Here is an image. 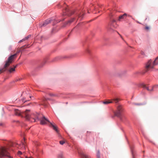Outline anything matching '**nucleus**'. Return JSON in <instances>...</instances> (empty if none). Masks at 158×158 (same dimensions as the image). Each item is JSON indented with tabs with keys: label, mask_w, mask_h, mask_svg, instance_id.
Listing matches in <instances>:
<instances>
[{
	"label": "nucleus",
	"mask_w": 158,
	"mask_h": 158,
	"mask_svg": "<svg viewBox=\"0 0 158 158\" xmlns=\"http://www.w3.org/2000/svg\"><path fill=\"white\" fill-rule=\"evenodd\" d=\"M23 114L24 115L26 120L32 122H36L37 121L39 120V117L40 116V114L36 113H31L29 110H26L23 113Z\"/></svg>",
	"instance_id": "1"
},
{
	"label": "nucleus",
	"mask_w": 158,
	"mask_h": 158,
	"mask_svg": "<svg viewBox=\"0 0 158 158\" xmlns=\"http://www.w3.org/2000/svg\"><path fill=\"white\" fill-rule=\"evenodd\" d=\"M16 58V54H14L9 56L7 60L5 62L4 68L0 69V73L5 71L6 70V68L10 65V64L14 61Z\"/></svg>",
	"instance_id": "2"
},
{
	"label": "nucleus",
	"mask_w": 158,
	"mask_h": 158,
	"mask_svg": "<svg viewBox=\"0 0 158 158\" xmlns=\"http://www.w3.org/2000/svg\"><path fill=\"white\" fill-rule=\"evenodd\" d=\"M39 120H40V124L43 125L46 124L47 122L49 123H50L49 126L52 127L53 129L55 130L56 132H58V130L57 129V127L53 124L52 123H50L48 120L44 116L40 114V116L39 117Z\"/></svg>",
	"instance_id": "3"
},
{
	"label": "nucleus",
	"mask_w": 158,
	"mask_h": 158,
	"mask_svg": "<svg viewBox=\"0 0 158 158\" xmlns=\"http://www.w3.org/2000/svg\"><path fill=\"white\" fill-rule=\"evenodd\" d=\"M158 59V56L157 57L153 63H152V61L151 60L148 61L147 63L146 66V71L147 72L150 69H152L153 68L154 66L157 65L158 64V62L157 61V60Z\"/></svg>",
	"instance_id": "4"
},
{
	"label": "nucleus",
	"mask_w": 158,
	"mask_h": 158,
	"mask_svg": "<svg viewBox=\"0 0 158 158\" xmlns=\"http://www.w3.org/2000/svg\"><path fill=\"white\" fill-rule=\"evenodd\" d=\"M3 157L13 158L12 157L10 156L9 152L7 150V148L4 147H2L0 148V157L2 158Z\"/></svg>",
	"instance_id": "5"
},
{
	"label": "nucleus",
	"mask_w": 158,
	"mask_h": 158,
	"mask_svg": "<svg viewBox=\"0 0 158 158\" xmlns=\"http://www.w3.org/2000/svg\"><path fill=\"white\" fill-rule=\"evenodd\" d=\"M111 19V21L107 27V28L110 31H113L114 29L116 28L117 25L115 23V20L114 19H111V15L110 16Z\"/></svg>",
	"instance_id": "6"
},
{
	"label": "nucleus",
	"mask_w": 158,
	"mask_h": 158,
	"mask_svg": "<svg viewBox=\"0 0 158 158\" xmlns=\"http://www.w3.org/2000/svg\"><path fill=\"white\" fill-rule=\"evenodd\" d=\"M65 12H64V13L63 15H72L73 13H72L71 11H69L68 9L67 8H65Z\"/></svg>",
	"instance_id": "7"
},
{
	"label": "nucleus",
	"mask_w": 158,
	"mask_h": 158,
	"mask_svg": "<svg viewBox=\"0 0 158 158\" xmlns=\"http://www.w3.org/2000/svg\"><path fill=\"white\" fill-rule=\"evenodd\" d=\"M52 21V19H47L44 22V23H43L42 25L41 26V27H44L46 26L47 24L50 23Z\"/></svg>",
	"instance_id": "8"
},
{
	"label": "nucleus",
	"mask_w": 158,
	"mask_h": 158,
	"mask_svg": "<svg viewBox=\"0 0 158 158\" xmlns=\"http://www.w3.org/2000/svg\"><path fill=\"white\" fill-rule=\"evenodd\" d=\"M144 89L147 90L148 91H153V86H152L151 87V89H149V87L145 85H142Z\"/></svg>",
	"instance_id": "9"
},
{
	"label": "nucleus",
	"mask_w": 158,
	"mask_h": 158,
	"mask_svg": "<svg viewBox=\"0 0 158 158\" xmlns=\"http://www.w3.org/2000/svg\"><path fill=\"white\" fill-rule=\"evenodd\" d=\"M80 155L81 158H90V156L85 154L83 152H81L80 153Z\"/></svg>",
	"instance_id": "10"
},
{
	"label": "nucleus",
	"mask_w": 158,
	"mask_h": 158,
	"mask_svg": "<svg viewBox=\"0 0 158 158\" xmlns=\"http://www.w3.org/2000/svg\"><path fill=\"white\" fill-rule=\"evenodd\" d=\"M127 16V15L126 13H124L123 15H120L119 17L118 20L119 21H121V19H124L126 18V17Z\"/></svg>",
	"instance_id": "11"
},
{
	"label": "nucleus",
	"mask_w": 158,
	"mask_h": 158,
	"mask_svg": "<svg viewBox=\"0 0 158 158\" xmlns=\"http://www.w3.org/2000/svg\"><path fill=\"white\" fill-rule=\"evenodd\" d=\"M15 114L16 115L22 116V115L20 111L16 110H15Z\"/></svg>",
	"instance_id": "12"
},
{
	"label": "nucleus",
	"mask_w": 158,
	"mask_h": 158,
	"mask_svg": "<svg viewBox=\"0 0 158 158\" xmlns=\"http://www.w3.org/2000/svg\"><path fill=\"white\" fill-rule=\"evenodd\" d=\"M121 112L120 111L117 110L116 111L114 112V114L116 116L119 117L121 115Z\"/></svg>",
	"instance_id": "13"
},
{
	"label": "nucleus",
	"mask_w": 158,
	"mask_h": 158,
	"mask_svg": "<svg viewBox=\"0 0 158 158\" xmlns=\"http://www.w3.org/2000/svg\"><path fill=\"white\" fill-rule=\"evenodd\" d=\"M17 65H16L15 66H14V68H10L9 70V71L11 73L12 71H14L15 70V68L16 67Z\"/></svg>",
	"instance_id": "14"
},
{
	"label": "nucleus",
	"mask_w": 158,
	"mask_h": 158,
	"mask_svg": "<svg viewBox=\"0 0 158 158\" xmlns=\"http://www.w3.org/2000/svg\"><path fill=\"white\" fill-rule=\"evenodd\" d=\"M117 110L118 111H120L122 112L123 111V108L121 106H119L117 107Z\"/></svg>",
	"instance_id": "15"
},
{
	"label": "nucleus",
	"mask_w": 158,
	"mask_h": 158,
	"mask_svg": "<svg viewBox=\"0 0 158 158\" xmlns=\"http://www.w3.org/2000/svg\"><path fill=\"white\" fill-rule=\"evenodd\" d=\"M74 18H73L69 20L68 22L67 23V24H70L72 22H73L74 19Z\"/></svg>",
	"instance_id": "16"
},
{
	"label": "nucleus",
	"mask_w": 158,
	"mask_h": 158,
	"mask_svg": "<svg viewBox=\"0 0 158 158\" xmlns=\"http://www.w3.org/2000/svg\"><path fill=\"white\" fill-rule=\"evenodd\" d=\"M57 158H64V157L62 154H60L58 155Z\"/></svg>",
	"instance_id": "17"
},
{
	"label": "nucleus",
	"mask_w": 158,
	"mask_h": 158,
	"mask_svg": "<svg viewBox=\"0 0 158 158\" xmlns=\"http://www.w3.org/2000/svg\"><path fill=\"white\" fill-rule=\"evenodd\" d=\"M31 35H28L26 37L24 38L23 39V40H27L29 38L31 37Z\"/></svg>",
	"instance_id": "18"
},
{
	"label": "nucleus",
	"mask_w": 158,
	"mask_h": 158,
	"mask_svg": "<svg viewBox=\"0 0 158 158\" xmlns=\"http://www.w3.org/2000/svg\"><path fill=\"white\" fill-rule=\"evenodd\" d=\"M112 103V102H111V101L110 102V101H105L103 102V103L105 104H108L109 103Z\"/></svg>",
	"instance_id": "19"
},
{
	"label": "nucleus",
	"mask_w": 158,
	"mask_h": 158,
	"mask_svg": "<svg viewBox=\"0 0 158 158\" xmlns=\"http://www.w3.org/2000/svg\"><path fill=\"white\" fill-rule=\"evenodd\" d=\"M133 105H135L136 106H140L142 105L141 103H132Z\"/></svg>",
	"instance_id": "20"
},
{
	"label": "nucleus",
	"mask_w": 158,
	"mask_h": 158,
	"mask_svg": "<svg viewBox=\"0 0 158 158\" xmlns=\"http://www.w3.org/2000/svg\"><path fill=\"white\" fill-rule=\"evenodd\" d=\"M84 15V14H80L79 15H78V18H82L83 17V15Z\"/></svg>",
	"instance_id": "21"
},
{
	"label": "nucleus",
	"mask_w": 158,
	"mask_h": 158,
	"mask_svg": "<svg viewBox=\"0 0 158 158\" xmlns=\"http://www.w3.org/2000/svg\"><path fill=\"white\" fill-rule=\"evenodd\" d=\"M65 142L64 140H61L60 141V143L61 145H63L64 143Z\"/></svg>",
	"instance_id": "22"
},
{
	"label": "nucleus",
	"mask_w": 158,
	"mask_h": 158,
	"mask_svg": "<svg viewBox=\"0 0 158 158\" xmlns=\"http://www.w3.org/2000/svg\"><path fill=\"white\" fill-rule=\"evenodd\" d=\"M113 100L114 101L115 103H117L118 101V99L117 98L116 99H113Z\"/></svg>",
	"instance_id": "23"
},
{
	"label": "nucleus",
	"mask_w": 158,
	"mask_h": 158,
	"mask_svg": "<svg viewBox=\"0 0 158 158\" xmlns=\"http://www.w3.org/2000/svg\"><path fill=\"white\" fill-rule=\"evenodd\" d=\"M97 158H100V153H99V151L98 152V153H97Z\"/></svg>",
	"instance_id": "24"
},
{
	"label": "nucleus",
	"mask_w": 158,
	"mask_h": 158,
	"mask_svg": "<svg viewBox=\"0 0 158 158\" xmlns=\"http://www.w3.org/2000/svg\"><path fill=\"white\" fill-rule=\"evenodd\" d=\"M21 145H22L23 147L24 148H25V144L24 143H23V142L22 143Z\"/></svg>",
	"instance_id": "25"
},
{
	"label": "nucleus",
	"mask_w": 158,
	"mask_h": 158,
	"mask_svg": "<svg viewBox=\"0 0 158 158\" xmlns=\"http://www.w3.org/2000/svg\"><path fill=\"white\" fill-rule=\"evenodd\" d=\"M21 52V50L20 49H19L17 51L16 53L15 54H16V56L18 53H19Z\"/></svg>",
	"instance_id": "26"
},
{
	"label": "nucleus",
	"mask_w": 158,
	"mask_h": 158,
	"mask_svg": "<svg viewBox=\"0 0 158 158\" xmlns=\"http://www.w3.org/2000/svg\"><path fill=\"white\" fill-rule=\"evenodd\" d=\"M18 154L19 155H21L22 154V152L20 151H19L18 152Z\"/></svg>",
	"instance_id": "27"
},
{
	"label": "nucleus",
	"mask_w": 158,
	"mask_h": 158,
	"mask_svg": "<svg viewBox=\"0 0 158 158\" xmlns=\"http://www.w3.org/2000/svg\"><path fill=\"white\" fill-rule=\"evenodd\" d=\"M145 29H147V30H148V29H149V27H145Z\"/></svg>",
	"instance_id": "28"
},
{
	"label": "nucleus",
	"mask_w": 158,
	"mask_h": 158,
	"mask_svg": "<svg viewBox=\"0 0 158 158\" xmlns=\"http://www.w3.org/2000/svg\"><path fill=\"white\" fill-rule=\"evenodd\" d=\"M24 41V40H23H23H20L19 41V43H21V42H23V41Z\"/></svg>",
	"instance_id": "29"
},
{
	"label": "nucleus",
	"mask_w": 158,
	"mask_h": 158,
	"mask_svg": "<svg viewBox=\"0 0 158 158\" xmlns=\"http://www.w3.org/2000/svg\"><path fill=\"white\" fill-rule=\"evenodd\" d=\"M157 86H158V84L157 85H155L154 86H153V88L155 87H157Z\"/></svg>",
	"instance_id": "30"
},
{
	"label": "nucleus",
	"mask_w": 158,
	"mask_h": 158,
	"mask_svg": "<svg viewBox=\"0 0 158 158\" xmlns=\"http://www.w3.org/2000/svg\"><path fill=\"white\" fill-rule=\"evenodd\" d=\"M141 54H142L143 55V54H144V52H142Z\"/></svg>",
	"instance_id": "31"
},
{
	"label": "nucleus",
	"mask_w": 158,
	"mask_h": 158,
	"mask_svg": "<svg viewBox=\"0 0 158 158\" xmlns=\"http://www.w3.org/2000/svg\"><path fill=\"white\" fill-rule=\"evenodd\" d=\"M118 33L120 35V36L122 38V36H121V35L120 34H119V33L118 32Z\"/></svg>",
	"instance_id": "32"
},
{
	"label": "nucleus",
	"mask_w": 158,
	"mask_h": 158,
	"mask_svg": "<svg viewBox=\"0 0 158 158\" xmlns=\"http://www.w3.org/2000/svg\"><path fill=\"white\" fill-rule=\"evenodd\" d=\"M25 46H23V47H21V48H23L24 47H25Z\"/></svg>",
	"instance_id": "33"
},
{
	"label": "nucleus",
	"mask_w": 158,
	"mask_h": 158,
	"mask_svg": "<svg viewBox=\"0 0 158 158\" xmlns=\"http://www.w3.org/2000/svg\"><path fill=\"white\" fill-rule=\"evenodd\" d=\"M28 48V47H27V46L25 48Z\"/></svg>",
	"instance_id": "34"
},
{
	"label": "nucleus",
	"mask_w": 158,
	"mask_h": 158,
	"mask_svg": "<svg viewBox=\"0 0 158 158\" xmlns=\"http://www.w3.org/2000/svg\"><path fill=\"white\" fill-rule=\"evenodd\" d=\"M128 16H129V17H131V16L129 15H128Z\"/></svg>",
	"instance_id": "35"
},
{
	"label": "nucleus",
	"mask_w": 158,
	"mask_h": 158,
	"mask_svg": "<svg viewBox=\"0 0 158 158\" xmlns=\"http://www.w3.org/2000/svg\"><path fill=\"white\" fill-rule=\"evenodd\" d=\"M121 120L122 121H123V119H122V118H121Z\"/></svg>",
	"instance_id": "36"
},
{
	"label": "nucleus",
	"mask_w": 158,
	"mask_h": 158,
	"mask_svg": "<svg viewBox=\"0 0 158 158\" xmlns=\"http://www.w3.org/2000/svg\"><path fill=\"white\" fill-rule=\"evenodd\" d=\"M26 158H28V157H26Z\"/></svg>",
	"instance_id": "37"
},
{
	"label": "nucleus",
	"mask_w": 158,
	"mask_h": 158,
	"mask_svg": "<svg viewBox=\"0 0 158 158\" xmlns=\"http://www.w3.org/2000/svg\"><path fill=\"white\" fill-rule=\"evenodd\" d=\"M50 95L51 96H52V94H51Z\"/></svg>",
	"instance_id": "38"
},
{
	"label": "nucleus",
	"mask_w": 158,
	"mask_h": 158,
	"mask_svg": "<svg viewBox=\"0 0 158 158\" xmlns=\"http://www.w3.org/2000/svg\"><path fill=\"white\" fill-rule=\"evenodd\" d=\"M23 102H24V100H23Z\"/></svg>",
	"instance_id": "39"
}]
</instances>
